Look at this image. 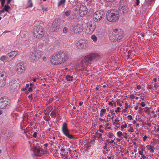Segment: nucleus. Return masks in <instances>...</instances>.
Instances as JSON below:
<instances>
[{"mask_svg":"<svg viewBox=\"0 0 159 159\" xmlns=\"http://www.w3.org/2000/svg\"><path fill=\"white\" fill-rule=\"evenodd\" d=\"M123 36L122 31L120 30L115 29L112 33L109 35V38L111 42H116L121 39Z\"/></svg>","mask_w":159,"mask_h":159,"instance_id":"1","label":"nucleus"},{"mask_svg":"<svg viewBox=\"0 0 159 159\" xmlns=\"http://www.w3.org/2000/svg\"><path fill=\"white\" fill-rule=\"evenodd\" d=\"M119 12L116 10L111 9L109 10L107 13V20L111 22H115L119 19Z\"/></svg>","mask_w":159,"mask_h":159,"instance_id":"2","label":"nucleus"},{"mask_svg":"<svg viewBox=\"0 0 159 159\" xmlns=\"http://www.w3.org/2000/svg\"><path fill=\"white\" fill-rule=\"evenodd\" d=\"M52 60H66L69 59V56L66 52H57L53 54L50 58Z\"/></svg>","mask_w":159,"mask_h":159,"instance_id":"3","label":"nucleus"},{"mask_svg":"<svg viewBox=\"0 0 159 159\" xmlns=\"http://www.w3.org/2000/svg\"><path fill=\"white\" fill-rule=\"evenodd\" d=\"M83 30V27L81 24H77L72 26L70 29V32L71 34H79Z\"/></svg>","mask_w":159,"mask_h":159,"instance_id":"4","label":"nucleus"},{"mask_svg":"<svg viewBox=\"0 0 159 159\" xmlns=\"http://www.w3.org/2000/svg\"><path fill=\"white\" fill-rule=\"evenodd\" d=\"M10 100L8 98H0V108L6 109L10 105Z\"/></svg>","mask_w":159,"mask_h":159,"instance_id":"5","label":"nucleus"},{"mask_svg":"<svg viewBox=\"0 0 159 159\" xmlns=\"http://www.w3.org/2000/svg\"><path fill=\"white\" fill-rule=\"evenodd\" d=\"M62 130L64 134L68 138L70 139H74V136L69 134V130L67 127V124L66 122H64L62 125Z\"/></svg>","mask_w":159,"mask_h":159,"instance_id":"6","label":"nucleus"},{"mask_svg":"<svg viewBox=\"0 0 159 159\" xmlns=\"http://www.w3.org/2000/svg\"><path fill=\"white\" fill-rule=\"evenodd\" d=\"M33 33L34 37L39 39L42 38L44 34L43 29L39 26L34 29Z\"/></svg>","mask_w":159,"mask_h":159,"instance_id":"7","label":"nucleus"},{"mask_svg":"<svg viewBox=\"0 0 159 159\" xmlns=\"http://www.w3.org/2000/svg\"><path fill=\"white\" fill-rule=\"evenodd\" d=\"M61 23V20L60 19L57 18L54 19L52 23V30L54 31H58L60 28Z\"/></svg>","mask_w":159,"mask_h":159,"instance_id":"8","label":"nucleus"},{"mask_svg":"<svg viewBox=\"0 0 159 159\" xmlns=\"http://www.w3.org/2000/svg\"><path fill=\"white\" fill-rule=\"evenodd\" d=\"M104 15L105 13L103 11H97L93 14V18L95 21L98 22L101 20Z\"/></svg>","mask_w":159,"mask_h":159,"instance_id":"9","label":"nucleus"},{"mask_svg":"<svg viewBox=\"0 0 159 159\" xmlns=\"http://www.w3.org/2000/svg\"><path fill=\"white\" fill-rule=\"evenodd\" d=\"M41 54V52L39 50L35 49L32 52L31 56L33 60L39 59L40 58Z\"/></svg>","mask_w":159,"mask_h":159,"instance_id":"10","label":"nucleus"},{"mask_svg":"<svg viewBox=\"0 0 159 159\" xmlns=\"http://www.w3.org/2000/svg\"><path fill=\"white\" fill-rule=\"evenodd\" d=\"M17 54V52L16 51L11 52L8 53L7 56H3L1 57V60H5L7 59H12Z\"/></svg>","mask_w":159,"mask_h":159,"instance_id":"11","label":"nucleus"},{"mask_svg":"<svg viewBox=\"0 0 159 159\" xmlns=\"http://www.w3.org/2000/svg\"><path fill=\"white\" fill-rule=\"evenodd\" d=\"M87 30H88V32L91 33L95 30L96 25L93 22H90L87 24Z\"/></svg>","mask_w":159,"mask_h":159,"instance_id":"12","label":"nucleus"},{"mask_svg":"<svg viewBox=\"0 0 159 159\" xmlns=\"http://www.w3.org/2000/svg\"><path fill=\"white\" fill-rule=\"evenodd\" d=\"M84 60L98 59L100 58L99 55L97 53H93L87 55L84 57Z\"/></svg>","mask_w":159,"mask_h":159,"instance_id":"13","label":"nucleus"},{"mask_svg":"<svg viewBox=\"0 0 159 159\" xmlns=\"http://www.w3.org/2000/svg\"><path fill=\"white\" fill-rule=\"evenodd\" d=\"M33 151L36 156H40L44 153L43 150L41 149L40 148L37 147L34 148Z\"/></svg>","mask_w":159,"mask_h":159,"instance_id":"14","label":"nucleus"},{"mask_svg":"<svg viewBox=\"0 0 159 159\" xmlns=\"http://www.w3.org/2000/svg\"><path fill=\"white\" fill-rule=\"evenodd\" d=\"M86 45V41L82 40H79L76 43V47L80 49L83 48Z\"/></svg>","mask_w":159,"mask_h":159,"instance_id":"15","label":"nucleus"},{"mask_svg":"<svg viewBox=\"0 0 159 159\" xmlns=\"http://www.w3.org/2000/svg\"><path fill=\"white\" fill-rule=\"evenodd\" d=\"M87 12V8L84 6H80L79 10V13L81 16H83L86 15Z\"/></svg>","mask_w":159,"mask_h":159,"instance_id":"16","label":"nucleus"},{"mask_svg":"<svg viewBox=\"0 0 159 159\" xmlns=\"http://www.w3.org/2000/svg\"><path fill=\"white\" fill-rule=\"evenodd\" d=\"M17 71L18 72L22 73L24 72L25 69V66L23 63H20L16 66Z\"/></svg>","mask_w":159,"mask_h":159,"instance_id":"17","label":"nucleus"},{"mask_svg":"<svg viewBox=\"0 0 159 159\" xmlns=\"http://www.w3.org/2000/svg\"><path fill=\"white\" fill-rule=\"evenodd\" d=\"M120 12L122 14H125L127 13L128 8L126 6H121L119 7Z\"/></svg>","mask_w":159,"mask_h":159,"instance_id":"18","label":"nucleus"},{"mask_svg":"<svg viewBox=\"0 0 159 159\" xmlns=\"http://www.w3.org/2000/svg\"><path fill=\"white\" fill-rule=\"evenodd\" d=\"M152 0H145V2L142 5L143 7L144 8H150L151 5L150 4Z\"/></svg>","mask_w":159,"mask_h":159,"instance_id":"19","label":"nucleus"},{"mask_svg":"<svg viewBox=\"0 0 159 159\" xmlns=\"http://www.w3.org/2000/svg\"><path fill=\"white\" fill-rule=\"evenodd\" d=\"M5 137H6L8 138H11L13 136V134L12 133L9 131L6 130L4 134Z\"/></svg>","mask_w":159,"mask_h":159,"instance_id":"20","label":"nucleus"},{"mask_svg":"<svg viewBox=\"0 0 159 159\" xmlns=\"http://www.w3.org/2000/svg\"><path fill=\"white\" fill-rule=\"evenodd\" d=\"M58 113V111L54 109L52 111L51 113L50 116L53 118H55L56 117V115Z\"/></svg>","mask_w":159,"mask_h":159,"instance_id":"21","label":"nucleus"},{"mask_svg":"<svg viewBox=\"0 0 159 159\" xmlns=\"http://www.w3.org/2000/svg\"><path fill=\"white\" fill-rule=\"evenodd\" d=\"M6 74L5 72H2L0 74V79L2 80V79H4L6 80Z\"/></svg>","mask_w":159,"mask_h":159,"instance_id":"22","label":"nucleus"},{"mask_svg":"<svg viewBox=\"0 0 159 159\" xmlns=\"http://www.w3.org/2000/svg\"><path fill=\"white\" fill-rule=\"evenodd\" d=\"M50 62L53 65H59L62 62V61H58V60H50Z\"/></svg>","mask_w":159,"mask_h":159,"instance_id":"23","label":"nucleus"},{"mask_svg":"<svg viewBox=\"0 0 159 159\" xmlns=\"http://www.w3.org/2000/svg\"><path fill=\"white\" fill-rule=\"evenodd\" d=\"M147 147L148 150H150V152H154V150L155 148L153 146L148 145L147 146Z\"/></svg>","mask_w":159,"mask_h":159,"instance_id":"24","label":"nucleus"},{"mask_svg":"<svg viewBox=\"0 0 159 159\" xmlns=\"http://www.w3.org/2000/svg\"><path fill=\"white\" fill-rule=\"evenodd\" d=\"M66 80L68 81H71L73 80V77L69 75H67L66 76Z\"/></svg>","mask_w":159,"mask_h":159,"instance_id":"25","label":"nucleus"},{"mask_svg":"<svg viewBox=\"0 0 159 159\" xmlns=\"http://www.w3.org/2000/svg\"><path fill=\"white\" fill-rule=\"evenodd\" d=\"M5 80L2 79V80L0 79V87H2L5 85Z\"/></svg>","mask_w":159,"mask_h":159,"instance_id":"26","label":"nucleus"},{"mask_svg":"<svg viewBox=\"0 0 159 159\" xmlns=\"http://www.w3.org/2000/svg\"><path fill=\"white\" fill-rule=\"evenodd\" d=\"M27 8L31 7H32L33 3L31 1V0H28L27 3Z\"/></svg>","mask_w":159,"mask_h":159,"instance_id":"27","label":"nucleus"},{"mask_svg":"<svg viewBox=\"0 0 159 159\" xmlns=\"http://www.w3.org/2000/svg\"><path fill=\"white\" fill-rule=\"evenodd\" d=\"M71 10H67L65 12V14H64V15H65L66 16H67V17L69 16L70 15L71 13Z\"/></svg>","mask_w":159,"mask_h":159,"instance_id":"28","label":"nucleus"},{"mask_svg":"<svg viewBox=\"0 0 159 159\" xmlns=\"http://www.w3.org/2000/svg\"><path fill=\"white\" fill-rule=\"evenodd\" d=\"M106 109H102L101 111L100 115L101 117L103 116V114L106 112Z\"/></svg>","mask_w":159,"mask_h":159,"instance_id":"29","label":"nucleus"},{"mask_svg":"<svg viewBox=\"0 0 159 159\" xmlns=\"http://www.w3.org/2000/svg\"><path fill=\"white\" fill-rule=\"evenodd\" d=\"M91 39L93 40L94 42L97 41V37L95 35H92L91 36Z\"/></svg>","mask_w":159,"mask_h":159,"instance_id":"30","label":"nucleus"},{"mask_svg":"<svg viewBox=\"0 0 159 159\" xmlns=\"http://www.w3.org/2000/svg\"><path fill=\"white\" fill-rule=\"evenodd\" d=\"M10 8V7L8 5H5L3 10L6 11L8 12L9 9Z\"/></svg>","mask_w":159,"mask_h":159,"instance_id":"31","label":"nucleus"},{"mask_svg":"<svg viewBox=\"0 0 159 159\" xmlns=\"http://www.w3.org/2000/svg\"><path fill=\"white\" fill-rule=\"evenodd\" d=\"M65 1L66 0H61L58 3V7L61 6L65 3Z\"/></svg>","mask_w":159,"mask_h":159,"instance_id":"32","label":"nucleus"},{"mask_svg":"<svg viewBox=\"0 0 159 159\" xmlns=\"http://www.w3.org/2000/svg\"><path fill=\"white\" fill-rule=\"evenodd\" d=\"M102 134L98 132H96L95 134V136L98 138H100L102 137Z\"/></svg>","mask_w":159,"mask_h":159,"instance_id":"33","label":"nucleus"},{"mask_svg":"<svg viewBox=\"0 0 159 159\" xmlns=\"http://www.w3.org/2000/svg\"><path fill=\"white\" fill-rule=\"evenodd\" d=\"M88 60H82L81 61L82 63L83 64L82 66H85V64H84V63H85V64L87 63V65H88V64L87 62H88Z\"/></svg>","mask_w":159,"mask_h":159,"instance_id":"34","label":"nucleus"},{"mask_svg":"<svg viewBox=\"0 0 159 159\" xmlns=\"http://www.w3.org/2000/svg\"><path fill=\"white\" fill-rule=\"evenodd\" d=\"M117 135L118 137H121L123 135L121 131H118L117 133Z\"/></svg>","mask_w":159,"mask_h":159,"instance_id":"35","label":"nucleus"},{"mask_svg":"<svg viewBox=\"0 0 159 159\" xmlns=\"http://www.w3.org/2000/svg\"><path fill=\"white\" fill-rule=\"evenodd\" d=\"M127 126V124L125 123L124 125H123L121 126V130L123 131L124 130V129L125 128H126Z\"/></svg>","mask_w":159,"mask_h":159,"instance_id":"36","label":"nucleus"},{"mask_svg":"<svg viewBox=\"0 0 159 159\" xmlns=\"http://www.w3.org/2000/svg\"><path fill=\"white\" fill-rule=\"evenodd\" d=\"M63 31L64 33H66L68 31V29L66 27H64L63 29Z\"/></svg>","mask_w":159,"mask_h":159,"instance_id":"37","label":"nucleus"},{"mask_svg":"<svg viewBox=\"0 0 159 159\" xmlns=\"http://www.w3.org/2000/svg\"><path fill=\"white\" fill-rule=\"evenodd\" d=\"M131 125H130V128L128 130V131L129 132H133L134 131L133 128L131 126Z\"/></svg>","mask_w":159,"mask_h":159,"instance_id":"38","label":"nucleus"},{"mask_svg":"<svg viewBox=\"0 0 159 159\" xmlns=\"http://www.w3.org/2000/svg\"><path fill=\"white\" fill-rule=\"evenodd\" d=\"M143 151H139V154L140 155H142V157H143L144 159V157H145V156L144 155H143Z\"/></svg>","mask_w":159,"mask_h":159,"instance_id":"39","label":"nucleus"},{"mask_svg":"<svg viewBox=\"0 0 159 159\" xmlns=\"http://www.w3.org/2000/svg\"><path fill=\"white\" fill-rule=\"evenodd\" d=\"M125 105L126 106L125 107V108L126 109L130 107V106L129 105H128V103L127 102H125Z\"/></svg>","mask_w":159,"mask_h":159,"instance_id":"40","label":"nucleus"},{"mask_svg":"<svg viewBox=\"0 0 159 159\" xmlns=\"http://www.w3.org/2000/svg\"><path fill=\"white\" fill-rule=\"evenodd\" d=\"M120 107H118L117 108V110H115V112L117 113L118 112H120Z\"/></svg>","mask_w":159,"mask_h":159,"instance_id":"41","label":"nucleus"},{"mask_svg":"<svg viewBox=\"0 0 159 159\" xmlns=\"http://www.w3.org/2000/svg\"><path fill=\"white\" fill-rule=\"evenodd\" d=\"M48 10V9L47 7H43L42 9V10L43 12L47 11Z\"/></svg>","mask_w":159,"mask_h":159,"instance_id":"42","label":"nucleus"},{"mask_svg":"<svg viewBox=\"0 0 159 159\" xmlns=\"http://www.w3.org/2000/svg\"><path fill=\"white\" fill-rule=\"evenodd\" d=\"M109 138H112L113 136V133H109Z\"/></svg>","mask_w":159,"mask_h":159,"instance_id":"43","label":"nucleus"},{"mask_svg":"<svg viewBox=\"0 0 159 159\" xmlns=\"http://www.w3.org/2000/svg\"><path fill=\"white\" fill-rule=\"evenodd\" d=\"M127 118L129 120H133L132 116L131 115L128 116H127Z\"/></svg>","mask_w":159,"mask_h":159,"instance_id":"44","label":"nucleus"},{"mask_svg":"<svg viewBox=\"0 0 159 159\" xmlns=\"http://www.w3.org/2000/svg\"><path fill=\"white\" fill-rule=\"evenodd\" d=\"M37 133L36 132H34V133L33 134V136L34 138H36L37 137Z\"/></svg>","mask_w":159,"mask_h":159,"instance_id":"45","label":"nucleus"},{"mask_svg":"<svg viewBox=\"0 0 159 159\" xmlns=\"http://www.w3.org/2000/svg\"><path fill=\"white\" fill-rule=\"evenodd\" d=\"M15 81L16 80L15 79L12 80L11 82L10 83V84L11 85H12V84H15Z\"/></svg>","mask_w":159,"mask_h":159,"instance_id":"46","label":"nucleus"},{"mask_svg":"<svg viewBox=\"0 0 159 159\" xmlns=\"http://www.w3.org/2000/svg\"><path fill=\"white\" fill-rule=\"evenodd\" d=\"M90 146L89 145H86V146H85V147L86 148V150H89L90 148Z\"/></svg>","mask_w":159,"mask_h":159,"instance_id":"47","label":"nucleus"},{"mask_svg":"<svg viewBox=\"0 0 159 159\" xmlns=\"http://www.w3.org/2000/svg\"><path fill=\"white\" fill-rule=\"evenodd\" d=\"M140 105H141L142 106V107H144L145 106V103L143 102H142L141 103H140Z\"/></svg>","mask_w":159,"mask_h":159,"instance_id":"48","label":"nucleus"},{"mask_svg":"<svg viewBox=\"0 0 159 159\" xmlns=\"http://www.w3.org/2000/svg\"><path fill=\"white\" fill-rule=\"evenodd\" d=\"M1 1V5H2V6H3L4 3H5V0H2V1Z\"/></svg>","mask_w":159,"mask_h":159,"instance_id":"49","label":"nucleus"},{"mask_svg":"<svg viewBox=\"0 0 159 159\" xmlns=\"http://www.w3.org/2000/svg\"><path fill=\"white\" fill-rule=\"evenodd\" d=\"M139 0H136L135 2V3L136 5H139Z\"/></svg>","mask_w":159,"mask_h":159,"instance_id":"50","label":"nucleus"},{"mask_svg":"<svg viewBox=\"0 0 159 159\" xmlns=\"http://www.w3.org/2000/svg\"><path fill=\"white\" fill-rule=\"evenodd\" d=\"M147 138V137L146 135H144L143 137V141L145 142L146 141Z\"/></svg>","mask_w":159,"mask_h":159,"instance_id":"51","label":"nucleus"},{"mask_svg":"<svg viewBox=\"0 0 159 159\" xmlns=\"http://www.w3.org/2000/svg\"><path fill=\"white\" fill-rule=\"evenodd\" d=\"M28 98L30 99L31 100H32L33 99V97L32 96V95L31 94L28 96Z\"/></svg>","mask_w":159,"mask_h":159,"instance_id":"52","label":"nucleus"},{"mask_svg":"<svg viewBox=\"0 0 159 159\" xmlns=\"http://www.w3.org/2000/svg\"><path fill=\"white\" fill-rule=\"evenodd\" d=\"M114 111V110H111L110 111V112L112 115H115V113L113 112Z\"/></svg>","mask_w":159,"mask_h":159,"instance_id":"53","label":"nucleus"},{"mask_svg":"<svg viewBox=\"0 0 159 159\" xmlns=\"http://www.w3.org/2000/svg\"><path fill=\"white\" fill-rule=\"evenodd\" d=\"M158 86L157 85V84L156 83H155L154 84V87L155 88V89H157V87H158Z\"/></svg>","mask_w":159,"mask_h":159,"instance_id":"54","label":"nucleus"},{"mask_svg":"<svg viewBox=\"0 0 159 159\" xmlns=\"http://www.w3.org/2000/svg\"><path fill=\"white\" fill-rule=\"evenodd\" d=\"M145 124L147 125L149 127H151V124L150 123H145Z\"/></svg>","mask_w":159,"mask_h":159,"instance_id":"55","label":"nucleus"},{"mask_svg":"<svg viewBox=\"0 0 159 159\" xmlns=\"http://www.w3.org/2000/svg\"><path fill=\"white\" fill-rule=\"evenodd\" d=\"M117 124V125H116V127L117 128H119L120 126V124L119 123H116Z\"/></svg>","mask_w":159,"mask_h":159,"instance_id":"56","label":"nucleus"},{"mask_svg":"<svg viewBox=\"0 0 159 159\" xmlns=\"http://www.w3.org/2000/svg\"><path fill=\"white\" fill-rule=\"evenodd\" d=\"M141 86L140 85H138L137 86V88L138 89H141Z\"/></svg>","mask_w":159,"mask_h":159,"instance_id":"57","label":"nucleus"},{"mask_svg":"<svg viewBox=\"0 0 159 159\" xmlns=\"http://www.w3.org/2000/svg\"><path fill=\"white\" fill-rule=\"evenodd\" d=\"M28 91L29 92H31V91H32V89L31 87H30V88H29Z\"/></svg>","mask_w":159,"mask_h":159,"instance_id":"58","label":"nucleus"},{"mask_svg":"<svg viewBox=\"0 0 159 159\" xmlns=\"http://www.w3.org/2000/svg\"><path fill=\"white\" fill-rule=\"evenodd\" d=\"M83 104V102L81 101L79 103V105L80 106H81Z\"/></svg>","mask_w":159,"mask_h":159,"instance_id":"59","label":"nucleus"},{"mask_svg":"<svg viewBox=\"0 0 159 159\" xmlns=\"http://www.w3.org/2000/svg\"><path fill=\"white\" fill-rule=\"evenodd\" d=\"M27 90V89L26 88H23L21 89L22 91H25Z\"/></svg>","mask_w":159,"mask_h":159,"instance_id":"60","label":"nucleus"},{"mask_svg":"<svg viewBox=\"0 0 159 159\" xmlns=\"http://www.w3.org/2000/svg\"><path fill=\"white\" fill-rule=\"evenodd\" d=\"M114 141L113 140H112L108 142V143H112L114 142Z\"/></svg>","mask_w":159,"mask_h":159,"instance_id":"61","label":"nucleus"},{"mask_svg":"<svg viewBox=\"0 0 159 159\" xmlns=\"http://www.w3.org/2000/svg\"><path fill=\"white\" fill-rule=\"evenodd\" d=\"M99 131L100 132H102V133H103L104 131L102 129H99Z\"/></svg>","mask_w":159,"mask_h":159,"instance_id":"62","label":"nucleus"},{"mask_svg":"<svg viewBox=\"0 0 159 159\" xmlns=\"http://www.w3.org/2000/svg\"><path fill=\"white\" fill-rule=\"evenodd\" d=\"M11 0H7V4H9V3H10V2H11Z\"/></svg>","mask_w":159,"mask_h":159,"instance_id":"63","label":"nucleus"},{"mask_svg":"<svg viewBox=\"0 0 159 159\" xmlns=\"http://www.w3.org/2000/svg\"><path fill=\"white\" fill-rule=\"evenodd\" d=\"M37 78H34V79H33V81H34V82H36V80H37Z\"/></svg>","mask_w":159,"mask_h":159,"instance_id":"64","label":"nucleus"}]
</instances>
